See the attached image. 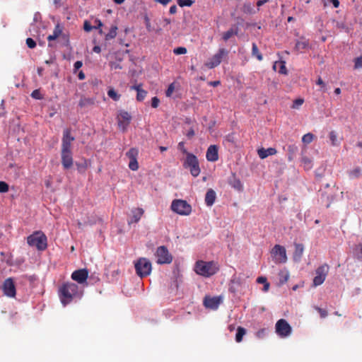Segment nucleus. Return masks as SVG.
I'll return each mask as SVG.
<instances>
[{"mask_svg":"<svg viewBox=\"0 0 362 362\" xmlns=\"http://www.w3.org/2000/svg\"><path fill=\"white\" fill-rule=\"evenodd\" d=\"M93 51L95 53H100L101 52V48L98 45H95L93 48Z\"/></svg>","mask_w":362,"mask_h":362,"instance_id":"nucleus-63","label":"nucleus"},{"mask_svg":"<svg viewBox=\"0 0 362 362\" xmlns=\"http://www.w3.org/2000/svg\"><path fill=\"white\" fill-rule=\"evenodd\" d=\"M175 90V84L170 83L168 88V89L165 91V95L167 97H170Z\"/></svg>","mask_w":362,"mask_h":362,"instance_id":"nucleus-50","label":"nucleus"},{"mask_svg":"<svg viewBox=\"0 0 362 362\" xmlns=\"http://www.w3.org/2000/svg\"><path fill=\"white\" fill-rule=\"evenodd\" d=\"M187 52V49L184 47H178L173 49V53L176 55L185 54Z\"/></svg>","mask_w":362,"mask_h":362,"instance_id":"nucleus-39","label":"nucleus"},{"mask_svg":"<svg viewBox=\"0 0 362 362\" xmlns=\"http://www.w3.org/2000/svg\"><path fill=\"white\" fill-rule=\"evenodd\" d=\"M206 158L208 161L215 162L218 159V147L216 145H211L206 153Z\"/></svg>","mask_w":362,"mask_h":362,"instance_id":"nucleus-17","label":"nucleus"},{"mask_svg":"<svg viewBox=\"0 0 362 362\" xmlns=\"http://www.w3.org/2000/svg\"><path fill=\"white\" fill-rule=\"evenodd\" d=\"M222 301L221 296L211 297L209 296H205L204 298L203 304L206 308L211 310H216Z\"/></svg>","mask_w":362,"mask_h":362,"instance_id":"nucleus-15","label":"nucleus"},{"mask_svg":"<svg viewBox=\"0 0 362 362\" xmlns=\"http://www.w3.org/2000/svg\"><path fill=\"white\" fill-rule=\"evenodd\" d=\"M314 308L319 313L322 318H325L327 316L328 313L325 309H322L318 306H314Z\"/></svg>","mask_w":362,"mask_h":362,"instance_id":"nucleus-43","label":"nucleus"},{"mask_svg":"<svg viewBox=\"0 0 362 362\" xmlns=\"http://www.w3.org/2000/svg\"><path fill=\"white\" fill-rule=\"evenodd\" d=\"M314 135L311 133L305 134L302 138V141L305 144H310L313 141Z\"/></svg>","mask_w":362,"mask_h":362,"instance_id":"nucleus-37","label":"nucleus"},{"mask_svg":"<svg viewBox=\"0 0 362 362\" xmlns=\"http://www.w3.org/2000/svg\"><path fill=\"white\" fill-rule=\"evenodd\" d=\"M276 332L281 337H286L291 333L292 329L290 325L284 319L278 320L276 323Z\"/></svg>","mask_w":362,"mask_h":362,"instance_id":"nucleus-11","label":"nucleus"},{"mask_svg":"<svg viewBox=\"0 0 362 362\" xmlns=\"http://www.w3.org/2000/svg\"><path fill=\"white\" fill-rule=\"evenodd\" d=\"M94 101L93 99L89 98H81L79 100L78 105L81 107H87L93 105Z\"/></svg>","mask_w":362,"mask_h":362,"instance_id":"nucleus-27","label":"nucleus"},{"mask_svg":"<svg viewBox=\"0 0 362 362\" xmlns=\"http://www.w3.org/2000/svg\"><path fill=\"white\" fill-rule=\"evenodd\" d=\"M83 29L86 32H90L93 29H97V27L91 25L89 21H85L83 23Z\"/></svg>","mask_w":362,"mask_h":362,"instance_id":"nucleus-40","label":"nucleus"},{"mask_svg":"<svg viewBox=\"0 0 362 362\" xmlns=\"http://www.w3.org/2000/svg\"><path fill=\"white\" fill-rule=\"evenodd\" d=\"M82 65H83L82 62H81V61L76 62L74 64V69L75 70L79 69L82 66Z\"/></svg>","mask_w":362,"mask_h":362,"instance_id":"nucleus-57","label":"nucleus"},{"mask_svg":"<svg viewBox=\"0 0 362 362\" xmlns=\"http://www.w3.org/2000/svg\"><path fill=\"white\" fill-rule=\"evenodd\" d=\"M57 39V37L54 35H49L47 36V40H48V42H51V41H53V40H55Z\"/></svg>","mask_w":362,"mask_h":362,"instance_id":"nucleus-64","label":"nucleus"},{"mask_svg":"<svg viewBox=\"0 0 362 362\" xmlns=\"http://www.w3.org/2000/svg\"><path fill=\"white\" fill-rule=\"evenodd\" d=\"M295 250L293 258L295 262H300L304 251V246L301 243H294Z\"/></svg>","mask_w":362,"mask_h":362,"instance_id":"nucleus-20","label":"nucleus"},{"mask_svg":"<svg viewBox=\"0 0 362 362\" xmlns=\"http://www.w3.org/2000/svg\"><path fill=\"white\" fill-rule=\"evenodd\" d=\"M362 68V56H360L354 59V69Z\"/></svg>","mask_w":362,"mask_h":362,"instance_id":"nucleus-44","label":"nucleus"},{"mask_svg":"<svg viewBox=\"0 0 362 362\" xmlns=\"http://www.w3.org/2000/svg\"><path fill=\"white\" fill-rule=\"evenodd\" d=\"M160 100L157 97H153L151 99V106L153 108H156L159 105Z\"/></svg>","mask_w":362,"mask_h":362,"instance_id":"nucleus-55","label":"nucleus"},{"mask_svg":"<svg viewBox=\"0 0 362 362\" xmlns=\"http://www.w3.org/2000/svg\"><path fill=\"white\" fill-rule=\"evenodd\" d=\"M279 64V72L281 74H285L286 75L288 74L287 72V69H286V63L284 61H280V62H276L275 64L274 65V69H276V65Z\"/></svg>","mask_w":362,"mask_h":362,"instance_id":"nucleus-31","label":"nucleus"},{"mask_svg":"<svg viewBox=\"0 0 362 362\" xmlns=\"http://www.w3.org/2000/svg\"><path fill=\"white\" fill-rule=\"evenodd\" d=\"M139 154V151L135 148H130L127 153L126 156L129 158V160H135L137 159V156Z\"/></svg>","mask_w":362,"mask_h":362,"instance_id":"nucleus-29","label":"nucleus"},{"mask_svg":"<svg viewBox=\"0 0 362 362\" xmlns=\"http://www.w3.org/2000/svg\"><path fill=\"white\" fill-rule=\"evenodd\" d=\"M329 272V267L327 264H322L315 270V276L313 279V286H317L324 283Z\"/></svg>","mask_w":362,"mask_h":362,"instance_id":"nucleus-10","label":"nucleus"},{"mask_svg":"<svg viewBox=\"0 0 362 362\" xmlns=\"http://www.w3.org/2000/svg\"><path fill=\"white\" fill-rule=\"evenodd\" d=\"M309 45V42L306 40H298L296 43L295 49L297 51L306 49Z\"/></svg>","mask_w":362,"mask_h":362,"instance_id":"nucleus-25","label":"nucleus"},{"mask_svg":"<svg viewBox=\"0 0 362 362\" xmlns=\"http://www.w3.org/2000/svg\"><path fill=\"white\" fill-rule=\"evenodd\" d=\"M361 168H356L351 172V175L354 177H358L361 175Z\"/></svg>","mask_w":362,"mask_h":362,"instance_id":"nucleus-53","label":"nucleus"},{"mask_svg":"<svg viewBox=\"0 0 362 362\" xmlns=\"http://www.w3.org/2000/svg\"><path fill=\"white\" fill-rule=\"evenodd\" d=\"M26 45L30 49H33L36 47L35 41L30 37L26 39Z\"/></svg>","mask_w":362,"mask_h":362,"instance_id":"nucleus-49","label":"nucleus"},{"mask_svg":"<svg viewBox=\"0 0 362 362\" xmlns=\"http://www.w3.org/2000/svg\"><path fill=\"white\" fill-rule=\"evenodd\" d=\"M117 26H112L108 33L106 34L105 39L108 40L115 38L117 35Z\"/></svg>","mask_w":362,"mask_h":362,"instance_id":"nucleus-33","label":"nucleus"},{"mask_svg":"<svg viewBox=\"0 0 362 362\" xmlns=\"http://www.w3.org/2000/svg\"><path fill=\"white\" fill-rule=\"evenodd\" d=\"M252 54L253 57H255L259 61H262L263 59L262 54L260 53L257 45L255 42L252 43Z\"/></svg>","mask_w":362,"mask_h":362,"instance_id":"nucleus-28","label":"nucleus"},{"mask_svg":"<svg viewBox=\"0 0 362 362\" xmlns=\"http://www.w3.org/2000/svg\"><path fill=\"white\" fill-rule=\"evenodd\" d=\"M271 253L274 257L276 262L285 263L287 261L286 251L284 246L275 245Z\"/></svg>","mask_w":362,"mask_h":362,"instance_id":"nucleus-12","label":"nucleus"},{"mask_svg":"<svg viewBox=\"0 0 362 362\" xmlns=\"http://www.w3.org/2000/svg\"><path fill=\"white\" fill-rule=\"evenodd\" d=\"M266 333H267V329H264H264H259V330H258L257 332L256 336L258 338H263L265 336Z\"/></svg>","mask_w":362,"mask_h":362,"instance_id":"nucleus-54","label":"nucleus"},{"mask_svg":"<svg viewBox=\"0 0 362 362\" xmlns=\"http://www.w3.org/2000/svg\"><path fill=\"white\" fill-rule=\"evenodd\" d=\"M63 29V26L61 24L57 23L54 27L52 35H54L57 39L62 35Z\"/></svg>","mask_w":362,"mask_h":362,"instance_id":"nucleus-35","label":"nucleus"},{"mask_svg":"<svg viewBox=\"0 0 362 362\" xmlns=\"http://www.w3.org/2000/svg\"><path fill=\"white\" fill-rule=\"evenodd\" d=\"M130 89L137 92L136 100L139 102L143 101L146 97L147 91L142 88V84L141 83L131 86Z\"/></svg>","mask_w":362,"mask_h":362,"instance_id":"nucleus-18","label":"nucleus"},{"mask_svg":"<svg viewBox=\"0 0 362 362\" xmlns=\"http://www.w3.org/2000/svg\"><path fill=\"white\" fill-rule=\"evenodd\" d=\"M187 136L189 138V139H191L192 137H193L194 136V131L193 129H190L187 133Z\"/></svg>","mask_w":362,"mask_h":362,"instance_id":"nucleus-60","label":"nucleus"},{"mask_svg":"<svg viewBox=\"0 0 362 362\" xmlns=\"http://www.w3.org/2000/svg\"><path fill=\"white\" fill-rule=\"evenodd\" d=\"M171 210L181 216H188L192 213V206L183 199H174L170 206Z\"/></svg>","mask_w":362,"mask_h":362,"instance_id":"nucleus-6","label":"nucleus"},{"mask_svg":"<svg viewBox=\"0 0 362 362\" xmlns=\"http://www.w3.org/2000/svg\"><path fill=\"white\" fill-rule=\"evenodd\" d=\"M329 139H330L332 144L333 146L337 145L336 142H337V134L334 131H332L329 133Z\"/></svg>","mask_w":362,"mask_h":362,"instance_id":"nucleus-51","label":"nucleus"},{"mask_svg":"<svg viewBox=\"0 0 362 362\" xmlns=\"http://www.w3.org/2000/svg\"><path fill=\"white\" fill-rule=\"evenodd\" d=\"M302 164L306 170H310L313 168V161L311 159L306 156L302 158Z\"/></svg>","mask_w":362,"mask_h":362,"instance_id":"nucleus-30","label":"nucleus"},{"mask_svg":"<svg viewBox=\"0 0 362 362\" xmlns=\"http://www.w3.org/2000/svg\"><path fill=\"white\" fill-rule=\"evenodd\" d=\"M31 97L35 99H37V100H40L42 98V95L40 90H38V89L34 90L32 92Z\"/></svg>","mask_w":362,"mask_h":362,"instance_id":"nucleus-46","label":"nucleus"},{"mask_svg":"<svg viewBox=\"0 0 362 362\" xmlns=\"http://www.w3.org/2000/svg\"><path fill=\"white\" fill-rule=\"evenodd\" d=\"M276 153V149L272 147L268 148H261L257 150V154L261 159H264L269 156L275 155Z\"/></svg>","mask_w":362,"mask_h":362,"instance_id":"nucleus-19","label":"nucleus"},{"mask_svg":"<svg viewBox=\"0 0 362 362\" xmlns=\"http://www.w3.org/2000/svg\"><path fill=\"white\" fill-rule=\"evenodd\" d=\"M271 0H258L257 1V6L258 7H260V6H263L264 4L269 2Z\"/></svg>","mask_w":362,"mask_h":362,"instance_id":"nucleus-59","label":"nucleus"},{"mask_svg":"<svg viewBox=\"0 0 362 362\" xmlns=\"http://www.w3.org/2000/svg\"><path fill=\"white\" fill-rule=\"evenodd\" d=\"M279 276L281 277L280 281L282 284L286 282L289 277V274H288V272H286V271L285 272L281 271L279 272Z\"/></svg>","mask_w":362,"mask_h":362,"instance_id":"nucleus-41","label":"nucleus"},{"mask_svg":"<svg viewBox=\"0 0 362 362\" xmlns=\"http://www.w3.org/2000/svg\"><path fill=\"white\" fill-rule=\"evenodd\" d=\"M74 139L75 138L71 136V129H64L62 139L61 160L62 166L65 170L70 169L74 163L71 148Z\"/></svg>","mask_w":362,"mask_h":362,"instance_id":"nucleus-1","label":"nucleus"},{"mask_svg":"<svg viewBox=\"0 0 362 362\" xmlns=\"http://www.w3.org/2000/svg\"><path fill=\"white\" fill-rule=\"evenodd\" d=\"M219 270L218 265L214 261L205 262L197 261L194 266L195 272L204 277H209L214 275Z\"/></svg>","mask_w":362,"mask_h":362,"instance_id":"nucleus-3","label":"nucleus"},{"mask_svg":"<svg viewBox=\"0 0 362 362\" xmlns=\"http://www.w3.org/2000/svg\"><path fill=\"white\" fill-rule=\"evenodd\" d=\"M88 163H89V161L88 160L85 159L83 163H76V166H77L78 170L80 173H84L86 171V170L88 167Z\"/></svg>","mask_w":362,"mask_h":362,"instance_id":"nucleus-36","label":"nucleus"},{"mask_svg":"<svg viewBox=\"0 0 362 362\" xmlns=\"http://www.w3.org/2000/svg\"><path fill=\"white\" fill-rule=\"evenodd\" d=\"M230 185L235 189L238 191L243 190V185L240 179L236 178L235 177H233V179L230 181Z\"/></svg>","mask_w":362,"mask_h":362,"instance_id":"nucleus-26","label":"nucleus"},{"mask_svg":"<svg viewBox=\"0 0 362 362\" xmlns=\"http://www.w3.org/2000/svg\"><path fill=\"white\" fill-rule=\"evenodd\" d=\"M107 95L115 101H118L120 98V95H119L113 88H110L107 90Z\"/></svg>","mask_w":362,"mask_h":362,"instance_id":"nucleus-34","label":"nucleus"},{"mask_svg":"<svg viewBox=\"0 0 362 362\" xmlns=\"http://www.w3.org/2000/svg\"><path fill=\"white\" fill-rule=\"evenodd\" d=\"M8 191V185L3 181H0V192L4 193Z\"/></svg>","mask_w":362,"mask_h":362,"instance_id":"nucleus-47","label":"nucleus"},{"mask_svg":"<svg viewBox=\"0 0 362 362\" xmlns=\"http://www.w3.org/2000/svg\"><path fill=\"white\" fill-rule=\"evenodd\" d=\"M238 34V30L236 29L235 30H233V28H230L228 30H227L226 32H225L223 34V39L225 40V41H227L228 40H229L233 35H237Z\"/></svg>","mask_w":362,"mask_h":362,"instance_id":"nucleus-32","label":"nucleus"},{"mask_svg":"<svg viewBox=\"0 0 362 362\" xmlns=\"http://www.w3.org/2000/svg\"><path fill=\"white\" fill-rule=\"evenodd\" d=\"M88 276V272L86 269H81L74 271L71 274V279L78 284L84 283Z\"/></svg>","mask_w":362,"mask_h":362,"instance_id":"nucleus-16","label":"nucleus"},{"mask_svg":"<svg viewBox=\"0 0 362 362\" xmlns=\"http://www.w3.org/2000/svg\"><path fill=\"white\" fill-rule=\"evenodd\" d=\"M155 255L157 258L156 262L158 264H170L173 261V256L165 246L157 247Z\"/></svg>","mask_w":362,"mask_h":362,"instance_id":"nucleus-8","label":"nucleus"},{"mask_svg":"<svg viewBox=\"0 0 362 362\" xmlns=\"http://www.w3.org/2000/svg\"><path fill=\"white\" fill-rule=\"evenodd\" d=\"M30 246L35 247L38 250L43 251L47 247V236L41 231L34 232L27 238Z\"/></svg>","mask_w":362,"mask_h":362,"instance_id":"nucleus-4","label":"nucleus"},{"mask_svg":"<svg viewBox=\"0 0 362 362\" xmlns=\"http://www.w3.org/2000/svg\"><path fill=\"white\" fill-rule=\"evenodd\" d=\"M132 212V216L131 219L128 221L129 224L139 222L141 216H143L144 211L141 208H136L133 209Z\"/></svg>","mask_w":362,"mask_h":362,"instance_id":"nucleus-21","label":"nucleus"},{"mask_svg":"<svg viewBox=\"0 0 362 362\" xmlns=\"http://www.w3.org/2000/svg\"><path fill=\"white\" fill-rule=\"evenodd\" d=\"M216 198V192L214 189H209L207 190L206 195H205V203L208 206H211Z\"/></svg>","mask_w":362,"mask_h":362,"instance_id":"nucleus-22","label":"nucleus"},{"mask_svg":"<svg viewBox=\"0 0 362 362\" xmlns=\"http://www.w3.org/2000/svg\"><path fill=\"white\" fill-rule=\"evenodd\" d=\"M183 167L186 169H189L191 175L194 177L200 174L201 169L198 159L197 156L192 153H187Z\"/></svg>","mask_w":362,"mask_h":362,"instance_id":"nucleus-7","label":"nucleus"},{"mask_svg":"<svg viewBox=\"0 0 362 362\" xmlns=\"http://www.w3.org/2000/svg\"><path fill=\"white\" fill-rule=\"evenodd\" d=\"M257 282L259 284H264L267 282V278L264 276H259L257 279Z\"/></svg>","mask_w":362,"mask_h":362,"instance_id":"nucleus-58","label":"nucleus"},{"mask_svg":"<svg viewBox=\"0 0 362 362\" xmlns=\"http://www.w3.org/2000/svg\"><path fill=\"white\" fill-rule=\"evenodd\" d=\"M303 102H304V100L302 98H298V99L295 100L292 105V108L298 109L300 105H303Z\"/></svg>","mask_w":362,"mask_h":362,"instance_id":"nucleus-48","label":"nucleus"},{"mask_svg":"<svg viewBox=\"0 0 362 362\" xmlns=\"http://www.w3.org/2000/svg\"><path fill=\"white\" fill-rule=\"evenodd\" d=\"M144 21H145V25H146V28L148 32L152 31L153 29L151 27L150 19L147 16H145Z\"/></svg>","mask_w":362,"mask_h":362,"instance_id":"nucleus-52","label":"nucleus"},{"mask_svg":"<svg viewBox=\"0 0 362 362\" xmlns=\"http://www.w3.org/2000/svg\"><path fill=\"white\" fill-rule=\"evenodd\" d=\"M246 334V329L243 327H238L235 334V341L238 343L242 341L244 335Z\"/></svg>","mask_w":362,"mask_h":362,"instance_id":"nucleus-24","label":"nucleus"},{"mask_svg":"<svg viewBox=\"0 0 362 362\" xmlns=\"http://www.w3.org/2000/svg\"><path fill=\"white\" fill-rule=\"evenodd\" d=\"M129 168L132 170H137L139 169V163L137 162V159L135 160H130L129 163Z\"/></svg>","mask_w":362,"mask_h":362,"instance_id":"nucleus-38","label":"nucleus"},{"mask_svg":"<svg viewBox=\"0 0 362 362\" xmlns=\"http://www.w3.org/2000/svg\"><path fill=\"white\" fill-rule=\"evenodd\" d=\"M298 151V148L295 144H291L287 146L288 159L289 161H292L293 160Z\"/></svg>","mask_w":362,"mask_h":362,"instance_id":"nucleus-23","label":"nucleus"},{"mask_svg":"<svg viewBox=\"0 0 362 362\" xmlns=\"http://www.w3.org/2000/svg\"><path fill=\"white\" fill-rule=\"evenodd\" d=\"M59 37H61V39L63 40L64 45L65 46H68L69 45V35L68 34L64 33L62 32Z\"/></svg>","mask_w":362,"mask_h":362,"instance_id":"nucleus-45","label":"nucleus"},{"mask_svg":"<svg viewBox=\"0 0 362 362\" xmlns=\"http://www.w3.org/2000/svg\"><path fill=\"white\" fill-rule=\"evenodd\" d=\"M169 12L170 14H174L177 12V6L175 5L171 6L170 7Z\"/></svg>","mask_w":362,"mask_h":362,"instance_id":"nucleus-61","label":"nucleus"},{"mask_svg":"<svg viewBox=\"0 0 362 362\" xmlns=\"http://www.w3.org/2000/svg\"><path fill=\"white\" fill-rule=\"evenodd\" d=\"M316 83L319 86H321L322 87H325V86L324 81H322V79L320 77L318 78Z\"/></svg>","mask_w":362,"mask_h":362,"instance_id":"nucleus-62","label":"nucleus"},{"mask_svg":"<svg viewBox=\"0 0 362 362\" xmlns=\"http://www.w3.org/2000/svg\"><path fill=\"white\" fill-rule=\"evenodd\" d=\"M4 294L9 298H14L16 295V285L13 279L11 277L4 280L2 285Z\"/></svg>","mask_w":362,"mask_h":362,"instance_id":"nucleus-13","label":"nucleus"},{"mask_svg":"<svg viewBox=\"0 0 362 362\" xmlns=\"http://www.w3.org/2000/svg\"><path fill=\"white\" fill-rule=\"evenodd\" d=\"M192 4H193V1H192V0H177V4L180 7L190 6L192 5Z\"/></svg>","mask_w":362,"mask_h":362,"instance_id":"nucleus-42","label":"nucleus"},{"mask_svg":"<svg viewBox=\"0 0 362 362\" xmlns=\"http://www.w3.org/2000/svg\"><path fill=\"white\" fill-rule=\"evenodd\" d=\"M78 296V286L74 283H64L59 288V297L64 306L70 303L74 298Z\"/></svg>","mask_w":362,"mask_h":362,"instance_id":"nucleus-2","label":"nucleus"},{"mask_svg":"<svg viewBox=\"0 0 362 362\" xmlns=\"http://www.w3.org/2000/svg\"><path fill=\"white\" fill-rule=\"evenodd\" d=\"M178 148L183 153L187 155V153H189L187 151V149L185 148L184 142L181 141L178 144Z\"/></svg>","mask_w":362,"mask_h":362,"instance_id":"nucleus-56","label":"nucleus"},{"mask_svg":"<svg viewBox=\"0 0 362 362\" xmlns=\"http://www.w3.org/2000/svg\"><path fill=\"white\" fill-rule=\"evenodd\" d=\"M132 120V116L125 110H120L117 115L118 127L122 132L127 130V127L129 125Z\"/></svg>","mask_w":362,"mask_h":362,"instance_id":"nucleus-14","label":"nucleus"},{"mask_svg":"<svg viewBox=\"0 0 362 362\" xmlns=\"http://www.w3.org/2000/svg\"><path fill=\"white\" fill-rule=\"evenodd\" d=\"M228 51L224 48H220L217 53H216L208 62L205 63V66L208 69H213L218 66L222 62V59L227 57Z\"/></svg>","mask_w":362,"mask_h":362,"instance_id":"nucleus-9","label":"nucleus"},{"mask_svg":"<svg viewBox=\"0 0 362 362\" xmlns=\"http://www.w3.org/2000/svg\"><path fill=\"white\" fill-rule=\"evenodd\" d=\"M134 267L136 274L140 278L148 276L151 274L152 264L150 260L145 257H140L134 263Z\"/></svg>","mask_w":362,"mask_h":362,"instance_id":"nucleus-5","label":"nucleus"}]
</instances>
